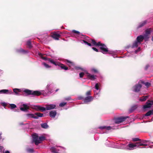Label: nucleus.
Wrapping results in <instances>:
<instances>
[{
	"label": "nucleus",
	"mask_w": 153,
	"mask_h": 153,
	"mask_svg": "<svg viewBox=\"0 0 153 153\" xmlns=\"http://www.w3.org/2000/svg\"><path fill=\"white\" fill-rule=\"evenodd\" d=\"M90 71L92 73H97L98 72L97 70L94 68H91L90 69Z\"/></svg>",
	"instance_id": "nucleus-23"
},
{
	"label": "nucleus",
	"mask_w": 153,
	"mask_h": 153,
	"mask_svg": "<svg viewBox=\"0 0 153 153\" xmlns=\"http://www.w3.org/2000/svg\"><path fill=\"white\" fill-rule=\"evenodd\" d=\"M42 127L44 128H47L48 127V126L45 123H42L41 124Z\"/></svg>",
	"instance_id": "nucleus-30"
},
{
	"label": "nucleus",
	"mask_w": 153,
	"mask_h": 153,
	"mask_svg": "<svg viewBox=\"0 0 153 153\" xmlns=\"http://www.w3.org/2000/svg\"><path fill=\"white\" fill-rule=\"evenodd\" d=\"M43 115L42 114L39 113H36L35 114H27L25 115L27 119L33 118L36 119H38L39 117H43Z\"/></svg>",
	"instance_id": "nucleus-5"
},
{
	"label": "nucleus",
	"mask_w": 153,
	"mask_h": 153,
	"mask_svg": "<svg viewBox=\"0 0 153 153\" xmlns=\"http://www.w3.org/2000/svg\"><path fill=\"white\" fill-rule=\"evenodd\" d=\"M51 84H48L46 87V91L48 92L50 91V90H51Z\"/></svg>",
	"instance_id": "nucleus-25"
},
{
	"label": "nucleus",
	"mask_w": 153,
	"mask_h": 153,
	"mask_svg": "<svg viewBox=\"0 0 153 153\" xmlns=\"http://www.w3.org/2000/svg\"><path fill=\"white\" fill-rule=\"evenodd\" d=\"M146 69H147V68L148 67V66L147 65L146 66Z\"/></svg>",
	"instance_id": "nucleus-56"
},
{
	"label": "nucleus",
	"mask_w": 153,
	"mask_h": 153,
	"mask_svg": "<svg viewBox=\"0 0 153 153\" xmlns=\"http://www.w3.org/2000/svg\"><path fill=\"white\" fill-rule=\"evenodd\" d=\"M33 141L34 142L36 145L41 143V142L45 139V138L43 136L39 137L38 134L36 133H34L32 135Z\"/></svg>",
	"instance_id": "nucleus-3"
},
{
	"label": "nucleus",
	"mask_w": 153,
	"mask_h": 153,
	"mask_svg": "<svg viewBox=\"0 0 153 153\" xmlns=\"http://www.w3.org/2000/svg\"><path fill=\"white\" fill-rule=\"evenodd\" d=\"M151 143H153V142H151Z\"/></svg>",
	"instance_id": "nucleus-60"
},
{
	"label": "nucleus",
	"mask_w": 153,
	"mask_h": 153,
	"mask_svg": "<svg viewBox=\"0 0 153 153\" xmlns=\"http://www.w3.org/2000/svg\"><path fill=\"white\" fill-rule=\"evenodd\" d=\"M142 143V144H144L143 146H147V145L146 144L147 142L148 141L147 140H140Z\"/></svg>",
	"instance_id": "nucleus-36"
},
{
	"label": "nucleus",
	"mask_w": 153,
	"mask_h": 153,
	"mask_svg": "<svg viewBox=\"0 0 153 153\" xmlns=\"http://www.w3.org/2000/svg\"><path fill=\"white\" fill-rule=\"evenodd\" d=\"M67 64L69 66V67H71L72 66H74V63L73 62L68 60H66Z\"/></svg>",
	"instance_id": "nucleus-22"
},
{
	"label": "nucleus",
	"mask_w": 153,
	"mask_h": 153,
	"mask_svg": "<svg viewBox=\"0 0 153 153\" xmlns=\"http://www.w3.org/2000/svg\"><path fill=\"white\" fill-rule=\"evenodd\" d=\"M1 104L2 105L4 106H6L7 105L6 103L5 102H3L1 103Z\"/></svg>",
	"instance_id": "nucleus-47"
},
{
	"label": "nucleus",
	"mask_w": 153,
	"mask_h": 153,
	"mask_svg": "<svg viewBox=\"0 0 153 153\" xmlns=\"http://www.w3.org/2000/svg\"><path fill=\"white\" fill-rule=\"evenodd\" d=\"M3 148L2 146H0V152H1L3 150Z\"/></svg>",
	"instance_id": "nucleus-48"
},
{
	"label": "nucleus",
	"mask_w": 153,
	"mask_h": 153,
	"mask_svg": "<svg viewBox=\"0 0 153 153\" xmlns=\"http://www.w3.org/2000/svg\"><path fill=\"white\" fill-rule=\"evenodd\" d=\"M60 36V35L59 34L56 33H53L51 35V36L55 39L56 40H58Z\"/></svg>",
	"instance_id": "nucleus-15"
},
{
	"label": "nucleus",
	"mask_w": 153,
	"mask_h": 153,
	"mask_svg": "<svg viewBox=\"0 0 153 153\" xmlns=\"http://www.w3.org/2000/svg\"><path fill=\"white\" fill-rule=\"evenodd\" d=\"M17 51L19 53H25L27 52V51H25L24 50H23L22 49H19L17 50Z\"/></svg>",
	"instance_id": "nucleus-28"
},
{
	"label": "nucleus",
	"mask_w": 153,
	"mask_h": 153,
	"mask_svg": "<svg viewBox=\"0 0 153 153\" xmlns=\"http://www.w3.org/2000/svg\"><path fill=\"white\" fill-rule=\"evenodd\" d=\"M93 98L91 96H88L86 97L84 99V101L85 103H87L88 102H91L93 100Z\"/></svg>",
	"instance_id": "nucleus-14"
},
{
	"label": "nucleus",
	"mask_w": 153,
	"mask_h": 153,
	"mask_svg": "<svg viewBox=\"0 0 153 153\" xmlns=\"http://www.w3.org/2000/svg\"><path fill=\"white\" fill-rule=\"evenodd\" d=\"M66 104V102H62L60 103L59 106L60 107H63Z\"/></svg>",
	"instance_id": "nucleus-38"
},
{
	"label": "nucleus",
	"mask_w": 153,
	"mask_h": 153,
	"mask_svg": "<svg viewBox=\"0 0 153 153\" xmlns=\"http://www.w3.org/2000/svg\"><path fill=\"white\" fill-rule=\"evenodd\" d=\"M48 61L51 63L54 64L55 65H57L59 62H55L53 59H48Z\"/></svg>",
	"instance_id": "nucleus-21"
},
{
	"label": "nucleus",
	"mask_w": 153,
	"mask_h": 153,
	"mask_svg": "<svg viewBox=\"0 0 153 153\" xmlns=\"http://www.w3.org/2000/svg\"><path fill=\"white\" fill-rule=\"evenodd\" d=\"M147 21L146 20H145L139 24L138 26L137 27V28H140L141 27H142L144 26L147 23Z\"/></svg>",
	"instance_id": "nucleus-17"
},
{
	"label": "nucleus",
	"mask_w": 153,
	"mask_h": 153,
	"mask_svg": "<svg viewBox=\"0 0 153 153\" xmlns=\"http://www.w3.org/2000/svg\"><path fill=\"white\" fill-rule=\"evenodd\" d=\"M153 105V101H148L143 106V108L145 109L146 108H149Z\"/></svg>",
	"instance_id": "nucleus-11"
},
{
	"label": "nucleus",
	"mask_w": 153,
	"mask_h": 153,
	"mask_svg": "<svg viewBox=\"0 0 153 153\" xmlns=\"http://www.w3.org/2000/svg\"><path fill=\"white\" fill-rule=\"evenodd\" d=\"M141 148H145V147L143 146V147H141Z\"/></svg>",
	"instance_id": "nucleus-57"
},
{
	"label": "nucleus",
	"mask_w": 153,
	"mask_h": 153,
	"mask_svg": "<svg viewBox=\"0 0 153 153\" xmlns=\"http://www.w3.org/2000/svg\"><path fill=\"white\" fill-rule=\"evenodd\" d=\"M88 41L91 43L93 45L99 46L101 50V52L103 53L106 54L107 53H112V51H109L106 46L105 45L101 43L100 42L97 43L93 39H90Z\"/></svg>",
	"instance_id": "nucleus-2"
},
{
	"label": "nucleus",
	"mask_w": 153,
	"mask_h": 153,
	"mask_svg": "<svg viewBox=\"0 0 153 153\" xmlns=\"http://www.w3.org/2000/svg\"><path fill=\"white\" fill-rule=\"evenodd\" d=\"M27 94H32L34 96H39L41 95H44L46 94V93L44 91H32L27 89Z\"/></svg>",
	"instance_id": "nucleus-4"
},
{
	"label": "nucleus",
	"mask_w": 153,
	"mask_h": 153,
	"mask_svg": "<svg viewBox=\"0 0 153 153\" xmlns=\"http://www.w3.org/2000/svg\"><path fill=\"white\" fill-rule=\"evenodd\" d=\"M100 92V91H99L98 93H97V92H95L94 95H95L96 97H97V95H98V97L99 96V95L98 94H99Z\"/></svg>",
	"instance_id": "nucleus-44"
},
{
	"label": "nucleus",
	"mask_w": 153,
	"mask_h": 153,
	"mask_svg": "<svg viewBox=\"0 0 153 153\" xmlns=\"http://www.w3.org/2000/svg\"><path fill=\"white\" fill-rule=\"evenodd\" d=\"M152 146H153V145H152V146H149L148 147H149L150 148H152Z\"/></svg>",
	"instance_id": "nucleus-53"
},
{
	"label": "nucleus",
	"mask_w": 153,
	"mask_h": 153,
	"mask_svg": "<svg viewBox=\"0 0 153 153\" xmlns=\"http://www.w3.org/2000/svg\"><path fill=\"white\" fill-rule=\"evenodd\" d=\"M127 56H129V55H128Z\"/></svg>",
	"instance_id": "nucleus-61"
},
{
	"label": "nucleus",
	"mask_w": 153,
	"mask_h": 153,
	"mask_svg": "<svg viewBox=\"0 0 153 153\" xmlns=\"http://www.w3.org/2000/svg\"><path fill=\"white\" fill-rule=\"evenodd\" d=\"M4 153H10V152L8 151H5Z\"/></svg>",
	"instance_id": "nucleus-50"
},
{
	"label": "nucleus",
	"mask_w": 153,
	"mask_h": 153,
	"mask_svg": "<svg viewBox=\"0 0 153 153\" xmlns=\"http://www.w3.org/2000/svg\"><path fill=\"white\" fill-rule=\"evenodd\" d=\"M56 114L55 111H52L50 112V116L51 117L54 118L55 117Z\"/></svg>",
	"instance_id": "nucleus-20"
},
{
	"label": "nucleus",
	"mask_w": 153,
	"mask_h": 153,
	"mask_svg": "<svg viewBox=\"0 0 153 153\" xmlns=\"http://www.w3.org/2000/svg\"><path fill=\"white\" fill-rule=\"evenodd\" d=\"M29 108V106L26 104H23L21 105L20 109L22 111H26Z\"/></svg>",
	"instance_id": "nucleus-12"
},
{
	"label": "nucleus",
	"mask_w": 153,
	"mask_h": 153,
	"mask_svg": "<svg viewBox=\"0 0 153 153\" xmlns=\"http://www.w3.org/2000/svg\"><path fill=\"white\" fill-rule=\"evenodd\" d=\"M38 108L39 110L42 111H44L46 110V107L45 108L44 107L39 106L38 107Z\"/></svg>",
	"instance_id": "nucleus-32"
},
{
	"label": "nucleus",
	"mask_w": 153,
	"mask_h": 153,
	"mask_svg": "<svg viewBox=\"0 0 153 153\" xmlns=\"http://www.w3.org/2000/svg\"><path fill=\"white\" fill-rule=\"evenodd\" d=\"M140 141V142L136 143V144L137 145V146H139V147L140 146H143L144 145L142 144V142H141V141Z\"/></svg>",
	"instance_id": "nucleus-40"
},
{
	"label": "nucleus",
	"mask_w": 153,
	"mask_h": 153,
	"mask_svg": "<svg viewBox=\"0 0 153 153\" xmlns=\"http://www.w3.org/2000/svg\"><path fill=\"white\" fill-rule=\"evenodd\" d=\"M58 64L57 65L60 67L62 69H64L65 70L68 69V68L65 66L64 65H63L59 62Z\"/></svg>",
	"instance_id": "nucleus-19"
},
{
	"label": "nucleus",
	"mask_w": 153,
	"mask_h": 153,
	"mask_svg": "<svg viewBox=\"0 0 153 153\" xmlns=\"http://www.w3.org/2000/svg\"><path fill=\"white\" fill-rule=\"evenodd\" d=\"M99 128L102 130L104 129L105 130H109L112 129V128L110 126H100L99 127Z\"/></svg>",
	"instance_id": "nucleus-18"
},
{
	"label": "nucleus",
	"mask_w": 153,
	"mask_h": 153,
	"mask_svg": "<svg viewBox=\"0 0 153 153\" xmlns=\"http://www.w3.org/2000/svg\"><path fill=\"white\" fill-rule=\"evenodd\" d=\"M42 65L47 68H50L51 67V66H49L45 62L43 63Z\"/></svg>",
	"instance_id": "nucleus-33"
},
{
	"label": "nucleus",
	"mask_w": 153,
	"mask_h": 153,
	"mask_svg": "<svg viewBox=\"0 0 153 153\" xmlns=\"http://www.w3.org/2000/svg\"><path fill=\"white\" fill-rule=\"evenodd\" d=\"M65 99L66 100H69V99H70V98H66Z\"/></svg>",
	"instance_id": "nucleus-55"
},
{
	"label": "nucleus",
	"mask_w": 153,
	"mask_h": 153,
	"mask_svg": "<svg viewBox=\"0 0 153 153\" xmlns=\"http://www.w3.org/2000/svg\"><path fill=\"white\" fill-rule=\"evenodd\" d=\"M51 149H52V151L53 152H54L53 153H58V152H55L54 151H55V149H55V148L54 147H52L51 148Z\"/></svg>",
	"instance_id": "nucleus-45"
},
{
	"label": "nucleus",
	"mask_w": 153,
	"mask_h": 153,
	"mask_svg": "<svg viewBox=\"0 0 153 153\" xmlns=\"http://www.w3.org/2000/svg\"><path fill=\"white\" fill-rule=\"evenodd\" d=\"M142 87L141 83L140 81L138 83L136 84L133 87V91L137 92L139 91Z\"/></svg>",
	"instance_id": "nucleus-7"
},
{
	"label": "nucleus",
	"mask_w": 153,
	"mask_h": 153,
	"mask_svg": "<svg viewBox=\"0 0 153 153\" xmlns=\"http://www.w3.org/2000/svg\"><path fill=\"white\" fill-rule=\"evenodd\" d=\"M86 71H84V72H81L80 73H79V77H80V78H82V77L85 74H86V73H85V72Z\"/></svg>",
	"instance_id": "nucleus-37"
},
{
	"label": "nucleus",
	"mask_w": 153,
	"mask_h": 153,
	"mask_svg": "<svg viewBox=\"0 0 153 153\" xmlns=\"http://www.w3.org/2000/svg\"><path fill=\"white\" fill-rule=\"evenodd\" d=\"M0 93L7 94H13V92L11 89H2L0 90Z\"/></svg>",
	"instance_id": "nucleus-9"
},
{
	"label": "nucleus",
	"mask_w": 153,
	"mask_h": 153,
	"mask_svg": "<svg viewBox=\"0 0 153 153\" xmlns=\"http://www.w3.org/2000/svg\"><path fill=\"white\" fill-rule=\"evenodd\" d=\"M72 32L75 33H76L77 35V36H79L82 35L81 33H80L78 31L76 30H73L72 31Z\"/></svg>",
	"instance_id": "nucleus-31"
},
{
	"label": "nucleus",
	"mask_w": 153,
	"mask_h": 153,
	"mask_svg": "<svg viewBox=\"0 0 153 153\" xmlns=\"http://www.w3.org/2000/svg\"><path fill=\"white\" fill-rule=\"evenodd\" d=\"M140 82L141 83L145 84V86H146L147 87H149L151 85L150 83L149 82H145L144 81H140Z\"/></svg>",
	"instance_id": "nucleus-26"
},
{
	"label": "nucleus",
	"mask_w": 153,
	"mask_h": 153,
	"mask_svg": "<svg viewBox=\"0 0 153 153\" xmlns=\"http://www.w3.org/2000/svg\"><path fill=\"white\" fill-rule=\"evenodd\" d=\"M152 114H153V110H152Z\"/></svg>",
	"instance_id": "nucleus-62"
},
{
	"label": "nucleus",
	"mask_w": 153,
	"mask_h": 153,
	"mask_svg": "<svg viewBox=\"0 0 153 153\" xmlns=\"http://www.w3.org/2000/svg\"><path fill=\"white\" fill-rule=\"evenodd\" d=\"M100 86V83H97L95 85V88L97 90H100L99 88Z\"/></svg>",
	"instance_id": "nucleus-29"
},
{
	"label": "nucleus",
	"mask_w": 153,
	"mask_h": 153,
	"mask_svg": "<svg viewBox=\"0 0 153 153\" xmlns=\"http://www.w3.org/2000/svg\"><path fill=\"white\" fill-rule=\"evenodd\" d=\"M148 96H143L142 97H141L140 98L139 100L140 101L143 102L145 101L148 98Z\"/></svg>",
	"instance_id": "nucleus-24"
},
{
	"label": "nucleus",
	"mask_w": 153,
	"mask_h": 153,
	"mask_svg": "<svg viewBox=\"0 0 153 153\" xmlns=\"http://www.w3.org/2000/svg\"><path fill=\"white\" fill-rule=\"evenodd\" d=\"M58 89H57L56 90V91H58Z\"/></svg>",
	"instance_id": "nucleus-59"
},
{
	"label": "nucleus",
	"mask_w": 153,
	"mask_h": 153,
	"mask_svg": "<svg viewBox=\"0 0 153 153\" xmlns=\"http://www.w3.org/2000/svg\"><path fill=\"white\" fill-rule=\"evenodd\" d=\"M27 45L30 48L31 47V42L30 41H28L27 42Z\"/></svg>",
	"instance_id": "nucleus-39"
},
{
	"label": "nucleus",
	"mask_w": 153,
	"mask_h": 153,
	"mask_svg": "<svg viewBox=\"0 0 153 153\" xmlns=\"http://www.w3.org/2000/svg\"><path fill=\"white\" fill-rule=\"evenodd\" d=\"M10 108L11 109L15 108L16 107V106L14 104H10Z\"/></svg>",
	"instance_id": "nucleus-34"
},
{
	"label": "nucleus",
	"mask_w": 153,
	"mask_h": 153,
	"mask_svg": "<svg viewBox=\"0 0 153 153\" xmlns=\"http://www.w3.org/2000/svg\"><path fill=\"white\" fill-rule=\"evenodd\" d=\"M152 114V112L151 111H150L148 112L145 115L146 116H148Z\"/></svg>",
	"instance_id": "nucleus-35"
},
{
	"label": "nucleus",
	"mask_w": 153,
	"mask_h": 153,
	"mask_svg": "<svg viewBox=\"0 0 153 153\" xmlns=\"http://www.w3.org/2000/svg\"><path fill=\"white\" fill-rule=\"evenodd\" d=\"M132 140L133 141H140V140H141V139H140L139 138H133Z\"/></svg>",
	"instance_id": "nucleus-41"
},
{
	"label": "nucleus",
	"mask_w": 153,
	"mask_h": 153,
	"mask_svg": "<svg viewBox=\"0 0 153 153\" xmlns=\"http://www.w3.org/2000/svg\"><path fill=\"white\" fill-rule=\"evenodd\" d=\"M19 124L20 125H23L24 124L22 122V123H19Z\"/></svg>",
	"instance_id": "nucleus-52"
},
{
	"label": "nucleus",
	"mask_w": 153,
	"mask_h": 153,
	"mask_svg": "<svg viewBox=\"0 0 153 153\" xmlns=\"http://www.w3.org/2000/svg\"><path fill=\"white\" fill-rule=\"evenodd\" d=\"M85 73H86V76L87 77L88 79L91 80H94L96 79V76H94L93 74H90L88 73L87 71H86L85 72Z\"/></svg>",
	"instance_id": "nucleus-10"
},
{
	"label": "nucleus",
	"mask_w": 153,
	"mask_h": 153,
	"mask_svg": "<svg viewBox=\"0 0 153 153\" xmlns=\"http://www.w3.org/2000/svg\"><path fill=\"white\" fill-rule=\"evenodd\" d=\"M92 49L95 51H96V52H98V51L97 49L96 48L94 47H92Z\"/></svg>",
	"instance_id": "nucleus-46"
},
{
	"label": "nucleus",
	"mask_w": 153,
	"mask_h": 153,
	"mask_svg": "<svg viewBox=\"0 0 153 153\" xmlns=\"http://www.w3.org/2000/svg\"><path fill=\"white\" fill-rule=\"evenodd\" d=\"M56 106L55 104H50L46 105V110H50L54 108Z\"/></svg>",
	"instance_id": "nucleus-16"
},
{
	"label": "nucleus",
	"mask_w": 153,
	"mask_h": 153,
	"mask_svg": "<svg viewBox=\"0 0 153 153\" xmlns=\"http://www.w3.org/2000/svg\"><path fill=\"white\" fill-rule=\"evenodd\" d=\"M2 134L1 133H0V139H1L2 138L1 135Z\"/></svg>",
	"instance_id": "nucleus-51"
},
{
	"label": "nucleus",
	"mask_w": 153,
	"mask_h": 153,
	"mask_svg": "<svg viewBox=\"0 0 153 153\" xmlns=\"http://www.w3.org/2000/svg\"><path fill=\"white\" fill-rule=\"evenodd\" d=\"M43 59H45V58H43Z\"/></svg>",
	"instance_id": "nucleus-63"
},
{
	"label": "nucleus",
	"mask_w": 153,
	"mask_h": 153,
	"mask_svg": "<svg viewBox=\"0 0 153 153\" xmlns=\"http://www.w3.org/2000/svg\"><path fill=\"white\" fill-rule=\"evenodd\" d=\"M27 151L30 152H33V149H27Z\"/></svg>",
	"instance_id": "nucleus-42"
},
{
	"label": "nucleus",
	"mask_w": 153,
	"mask_h": 153,
	"mask_svg": "<svg viewBox=\"0 0 153 153\" xmlns=\"http://www.w3.org/2000/svg\"><path fill=\"white\" fill-rule=\"evenodd\" d=\"M86 95L87 96H89V95H90L91 94V91H87L86 93Z\"/></svg>",
	"instance_id": "nucleus-43"
},
{
	"label": "nucleus",
	"mask_w": 153,
	"mask_h": 153,
	"mask_svg": "<svg viewBox=\"0 0 153 153\" xmlns=\"http://www.w3.org/2000/svg\"><path fill=\"white\" fill-rule=\"evenodd\" d=\"M13 92L15 93V94L16 95H20L19 93L25 92L27 94V89H25L24 88L21 89L14 88L13 89Z\"/></svg>",
	"instance_id": "nucleus-6"
},
{
	"label": "nucleus",
	"mask_w": 153,
	"mask_h": 153,
	"mask_svg": "<svg viewBox=\"0 0 153 153\" xmlns=\"http://www.w3.org/2000/svg\"><path fill=\"white\" fill-rule=\"evenodd\" d=\"M127 118V117H118L114 119V122L116 124H119L124 121Z\"/></svg>",
	"instance_id": "nucleus-8"
},
{
	"label": "nucleus",
	"mask_w": 153,
	"mask_h": 153,
	"mask_svg": "<svg viewBox=\"0 0 153 153\" xmlns=\"http://www.w3.org/2000/svg\"><path fill=\"white\" fill-rule=\"evenodd\" d=\"M137 108L136 106H135L134 107V108L133 109V110L134 109L136 108Z\"/></svg>",
	"instance_id": "nucleus-54"
},
{
	"label": "nucleus",
	"mask_w": 153,
	"mask_h": 153,
	"mask_svg": "<svg viewBox=\"0 0 153 153\" xmlns=\"http://www.w3.org/2000/svg\"><path fill=\"white\" fill-rule=\"evenodd\" d=\"M80 42L82 43H85V44L89 46H91V43H89L86 41L84 40H81Z\"/></svg>",
	"instance_id": "nucleus-27"
},
{
	"label": "nucleus",
	"mask_w": 153,
	"mask_h": 153,
	"mask_svg": "<svg viewBox=\"0 0 153 153\" xmlns=\"http://www.w3.org/2000/svg\"><path fill=\"white\" fill-rule=\"evenodd\" d=\"M78 98L79 100H81L82 99V98L81 97H79Z\"/></svg>",
	"instance_id": "nucleus-49"
},
{
	"label": "nucleus",
	"mask_w": 153,
	"mask_h": 153,
	"mask_svg": "<svg viewBox=\"0 0 153 153\" xmlns=\"http://www.w3.org/2000/svg\"><path fill=\"white\" fill-rule=\"evenodd\" d=\"M152 41H153V37H152Z\"/></svg>",
	"instance_id": "nucleus-58"
},
{
	"label": "nucleus",
	"mask_w": 153,
	"mask_h": 153,
	"mask_svg": "<svg viewBox=\"0 0 153 153\" xmlns=\"http://www.w3.org/2000/svg\"><path fill=\"white\" fill-rule=\"evenodd\" d=\"M151 30L150 29H147L146 30L145 33L143 35H140L137 37L136 40L133 43L131 47L130 48V49L132 50H134V52H132L133 55L134 53H137L140 50V48L138 47L137 49L135 48H137L138 46L141 44V42L143 41L144 39H148L149 37L148 36L150 33Z\"/></svg>",
	"instance_id": "nucleus-1"
},
{
	"label": "nucleus",
	"mask_w": 153,
	"mask_h": 153,
	"mask_svg": "<svg viewBox=\"0 0 153 153\" xmlns=\"http://www.w3.org/2000/svg\"><path fill=\"white\" fill-rule=\"evenodd\" d=\"M128 147L127 149L130 150H133L134 149V148L136 147L137 148L139 147V146H137L136 144V143L135 144H129L128 145Z\"/></svg>",
	"instance_id": "nucleus-13"
}]
</instances>
